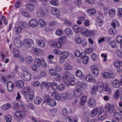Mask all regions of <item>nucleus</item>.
Listing matches in <instances>:
<instances>
[{
	"label": "nucleus",
	"mask_w": 122,
	"mask_h": 122,
	"mask_svg": "<svg viewBox=\"0 0 122 122\" xmlns=\"http://www.w3.org/2000/svg\"><path fill=\"white\" fill-rule=\"evenodd\" d=\"M14 85H15V84H14L13 85L11 81H8L6 85V87L8 91L9 92L12 91L13 90Z\"/></svg>",
	"instance_id": "obj_10"
},
{
	"label": "nucleus",
	"mask_w": 122,
	"mask_h": 122,
	"mask_svg": "<svg viewBox=\"0 0 122 122\" xmlns=\"http://www.w3.org/2000/svg\"><path fill=\"white\" fill-rule=\"evenodd\" d=\"M75 42L77 43L80 44L81 42V40L80 37L78 36H75Z\"/></svg>",
	"instance_id": "obj_46"
},
{
	"label": "nucleus",
	"mask_w": 122,
	"mask_h": 122,
	"mask_svg": "<svg viewBox=\"0 0 122 122\" xmlns=\"http://www.w3.org/2000/svg\"><path fill=\"white\" fill-rule=\"evenodd\" d=\"M38 45L41 47H44L45 46V42L41 40H39L37 42Z\"/></svg>",
	"instance_id": "obj_36"
},
{
	"label": "nucleus",
	"mask_w": 122,
	"mask_h": 122,
	"mask_svg": "<svg viewBox=\"0 0 122 122\" xmlns=\"http://www.w3.org/2000/svg\"><path fill=\"white\" fill-rule=\"evenodd\" d=\"M121 62H122L119 61L115 62L114 64V66L116 67L119 68V69H121L122 68V66L121 65Z\"/></svg>",
	"instance_id": "obj_39"
},
{
	"label": "nucleus",
	"mask_w": 122,
	"mask_h": 122,
	"mask_svg": "<svg viewBox=\"0 0 122 122\" xmlns=\"http://www.w3.org/2000/svg\"><path fill=\"white\" fill-rule=\"evenodd\" d=\"M81 28L77 25H75L73 26V29L75 33H77L81 30Z\"/></svg>",
	"instance_id": "obj_33"
},
{
	"label": "nucleus",
	"mask_w": 122,
	"mask_h": 122,
	"mask_svg": "<svg viewBox=\"0 0 122 122\" xmlns=\"http://www.w3.org/2000/svg\"><path fill=\"white\" fill-rule=\"evenodd\" d=\"M56 34L58 36L61 35L63 34V31L61 30L58 29L56 30Z\"/></svg>",
	"instance_id": "obj_63"
},
{
	"label": "nucleus",
	"mask_w": 122,
	"mask_h": 122,
	"mask_svg": "<svg viewBox=\"0 0 122 122\" xmlns=\"http://www.w3.org/2000/svg\"><path fill=\"white\" fill-rule=\"evenodd\" d=\"M56 104V102L54 100L51 99L48 104L51 106H55Z\"/></svg>",
	"instance_id": "obj_57"
},
{
	"label": "nucleus",
	"mask_w": 122,
	"mask_h": 122,
	"mask_svg": "<svg viewBox=\"0 0 122 122\" xmlns=\"http://www.w3.org/2000/svg\"><path fill=\"white\" fill-rule=\"evenodd\" d=\"M109 73V78H114L115 76V72H114L112 71Z\"/></svg>",
	"instance_id": "obj_62"
},
{
	"label": "nucleus",
	"mask_w": 122,
	"mask_h": 122,
	"mask_svg": "<svg viewBox=\"0 0 122 122\" xmlns=\"http://www.w3.org/2000/svg\"><path fill=\"white\" fill-rule=\"evenodd\" d=\"M57 9L56 7L52 8L51 9V14L53 15H56L57 16L58 15H59V14H58L57 12Z\"/></svg>",
	"instance_id": "obj_34"
},
{
	"label": "nucleus",
	"mask_w": 122,
	"mask_h": 122,
	"mask_svg": "<svg viewBox=\"0 0 122 122\" xmlns=\"http://www.w3.org/2000/svg\"><path fill=\"white\" fill-rule=\"evenodd\" d=\"M30 91L28 87H24L21 90L22 93L25 96H27L30 93Z\"/></svg>",
	"instance_id": "obj_11"
},
{
	"label": "nucleus",
	"mask_w": 122,
	"mask_h": 122,
	"mask_svg": "<svg viewBox=\"0 0 122 122\" xmlns=\"http://www.w3.org/2000/svg\"><path fill=\"white\" fill-rule=\"evenodd\" d=\"M64 31L67 34L72 35H73V32L72 30L68 28H66L65 30Z\"/></svg>",
	"instance_id": "obj_38"
},
{
	"label": "nucleus",
	"mask_w": 122,
	"mask_h": 122,
	"mask_svg": "<svg viewBox=\"0 0 122 122\" xmlns=\"http://www.w3.org/2000/svg\"><path fill=\"white\" fill-rule=\"evenodd\" d=\"M91 57L93 61H95L97 58L96 54L94 53H92L91 55Z\"/></svg>",
	"instance_id": "obj_59"
},
{
	"label": "nucleus",
	"mask_w": 122,
	"mask_h": 122,
	"mask_svg": "<svg viewBox=\"0 0 122 122\" xmlns=\"http://www.w3.org/2000/svg\"><path fill=\"white\" fill-rule=\"evenodd\" d=\"M87 12L90 15L91 14L92 15H94L96 13V11L95 9H89V10L87 11Z\"/></svg>",
	"instance_id": "obj_45"
},
{
	"label": "nucleus",
	"mask_w": 122,
	"mask_h": 122,
	"mask_svg": "<svg viewBox=\"0 0 122 122\" xmlns=\"http://www.w3.org/2000/svg\"><path fill=\"white\" fill-rule=\"evenodd\" d=\"M11 106L10 103H7L1 107L2 109L4 111H6L10 108Z\"/></svg>",
	"instance_id": "obj_19"
},
{
	"label": "nucleus",
	"mask_w": 122,
	"mask_h": 122,
	"mask_svg": "<svg viewBox=\"0 0 122 122\" xmlns=\"http://www.w3.org/2000/svg\"><path fill=\"white\" fill-rule=\"evenodd\" d=\"M102 77L104 78H109V73L107 72H104L102 74Z\"/></svg>",
	"instance_id": "obj_48"
},
{
	"label": "nucleus",
	"mask_w": 122,
	"mask_h": 122,
	"mask_svg": "<svg viewBox=\"0 0 122 122\" xmlns=\"http://www.w3.org/2000/svg\"><path fill=\"white\" fill-rule=\"evenodd\" d=\"M68 94L66 92H64L60 94L61 99L62 101H65L67 98Z\"/></svg>",
	"instance_id": "obj_25"
},
{
	"label": "nucleus",
	"mask_w": 122,
	"mask_h": 122,
	"mask_svg": "<svg viewBox=\"0 0 122 122\" xmlns=\"http://www.w3.org/2000/svg\"><path fill=\"white\" fill-rule=\"evenodd\" d=\"M81 89L78 88L75 90L73 92V96L76 98H78L82 95V92Z\"/></svg>",
	"instance_id": "obj_5"
},
{
	"label": "nucleus",
	"mask_w": 122,
	"mask_h": 122,
	"mask_svg": "<svg viewBox=\"0 0 122 122\" xmlns=\"http://www.w3.org/2000/svg\"><path fill=\"white\" fill-rule=\"evenodd\" d=\"M33 43V40L30 38L24 39L22 41V44L27 48L31 47Z\"/></svg>",
	"instance_id": "obj_1"
},
{
	"label": "nucleus",
	"mask_w": 122,
	"mask_h": 122,
	"mask_svg": "<svg viewBox=\"0 0 122 122\" xmlns=\"http://www.w3.org/2000/svg\"><path fill=\"white\" fill-rule=\"evenodd\" d=\"M43 8V11L42 13H41V16H43L44 15H46L47 13H48V10L45 7H44Z\"/></svg>",
	"instance_id": "obj_56"
},
{
	"label": "nucleus",
	"mask_w": 122,
	"mask_h": 122,
	"mask_svg": "<svg viewBox=\"0 0 122 122\" xmlns=\"http://www.w3.org/2000/svg\"><path fill=\"white\" fill-rule=\"evenodd\" d=\"M26 10L31 11H33L34 10V6L32 4H27L25 6Z\"/></svg>",
	"instance_id": "obj_27"
},
{
	"label": "nucleus",
	"mask_w": 122,
	"mask_h": 122,
	"mask_svg": "<svg viewBox=\"0 0 122 122\" xmlns=\"http://www.w3.org/2000/svg\"><path fill=\"white\" fill-rule=\"evenodd\" d=\"M113 86L115 88H118L119 86L120 81L117 79H115L112 82Z\"/></svg>",
	"instance_id": "obj_23"
},
{
	"label": "nucleus",
	"mask_w": 122,
	"mask_h": 122,
	"mask_svg": "<svg viewBox=\"0 0 122 122\" xmlns=\"http://www.w3.org/2000/svg\"><path fill=\"white\" fill-rule=\"evenodd\" d=\"M106 107L105 108L106 112L109 111L110 114H112L115 111V106L113 104H110L108 103L107 104Z\"/></svg>",
	"instance_id": "obj_2"
},
{
	"label": "nucleus",
	"mask_w": 122,
	"mask_h": 122,
	"mask_svg": "<svg viewBox=\"0 0 122 122\" xmlns=\"http://www.w3.org/2000/svg\"><path fill=\"white\" fill-rule=\"evenodd\" d=\"M70 77H69L68 76H66L65 75H64L62 77V80L63 82L66 84L67 86H69V85L68 83Z\"/></svg>",
	"instance_id": "obj_14"
},
{
	"label": "nucleus",
	"mask_w": 122,
	"mask_h": 122,
	"mask_svg": "<svg viewBox=\"0 0 122 122\" xmlns=\"http://www.w3.org/2000/svg\"><path fill=\"white\" fill-rule=\"evenodd\" d=\"M34 101L35 104L37 105H39L42 101V99L40 97L37 96L34 98Z\"/></svg>",
	"instance_id": "obj_18"
},
{
	"label": "nucleus",
	"mask_w": 122,
	"mask_h": 122,
	"mask_svg": "<svg viewBox=\"0 0 122 122\" xmlns=\"http://www.w3.org/2000/svg\"><path fill=\"white\" fill-rule=\"evenodd\" d=\"M21 14L23 15L26 17H29V13L28 12L24 10H23L22 11Z\"/></svg>",
	"instance_id": "obj_58"
},
{
	"label": "nucleus",
	"mask_w": 122,
	"mask_h": 122,
	"mask_svg": "<svg viewBox=\"0 0 122 122\" xmlns=\"http://www.w3.org/2000/svg\"><path fill=\"white\" fill-rule=\"evenodd\" d=\"M120 93V91L119 89H117L114 93V97L116 99H118L119 97V95Z\"/></svg>",
	"instance_id": "obj_40"
},
{
	"label": "nucleus",
	"mask_w": 122,
	"mask_h": 122,
	"mask_svg": "<svg viewBox=\"0 0 122 122\" xmlns=\"http://www.w3.org/2000/svg\"><path fill=\"white\" fill-rule=\"evenodd\" d=\"M42 61H43V57H41V58H36L34 60V65L36 67H39L42 63Z\"/></svg>",
	"instance_id": "obj_4"
},
{
	"label": "nucleus",
	"mask_w": 122,
	"mask_h": 122,
	"mask_svg": "<svg viewBox=\"0 0 122 122\" xmlns=\"http://www.w3.org/2000/svg\"><path fill=\"white\" fill-rule=\"evenodd\" d=\"M87 100V97L86 96L82 97L80 100L79 104L80 105H83L86 103Z\"/></svg>",
	"instance_id": "obj_29"
},
{
	"label": "nucleus",
	"mask_w": 122,
	"mask_h": 122,
	"mask_svg": "<svg viewBox=\"0 0 122 122\" xmlns=\"http://www.w3.org/2000/svg\"><path fill=\"white\" fill-rule=\"evenodd\" d=\"M109 16L111 17H114L116 15V11L115 9H111L109 10Z\"/></svg>",
	"instance_id": "obj_24"
},
{
	"label": "nucleus",
	"mask_w": 122,
	"mask_h": 122,
	"mask_svg": "<svg viewBox=\"0 0 122 122\" xmlns=\"http://www.w3.org/2000/svg\"><path fill=\"white\" fill-rule=\"evenodd\" d=\"M51 97H46L45 98V101H44V102H46V104H48L51 101Z\"/></svg>",
	"instance_id": "obj_53"
},
{
	"label": "nucleus",
	"mask_w": 122,
	"mask_h": 122,
	"mask_svg": "<svg viewBox=\"0 0 122 122\" xmlns=\"http://www.w3.org/2000/svg\"><path fill=\"white\" fill-rule=\"evenodd\" d=\"M29 25L33 28H35L38 25V23L37 20L35 19H33L29 21Z\"/></svg>",
	"instance_id": "obj_8"
},
{
	"label": "nucleus",
	"mask_w": 122,
	"mask_h": 122,
	"mask_svg": "<svg viewBox=\"0 0 122 122\" xmlns=\"http://www.w3.org/2000/svg\"><path fill=\"white\" fill-rule=\"evenodd\" d=\"M26 61L28 64L31 63L33 61L32 57L30 56H27L26 58Z\"/></svg>",
	"instance_id": "obj_32"
},
{
	"label": "nucleus",
	"mask_w": 122,
	"mask_h": 122,
	"mask_svg": "<svg viewBox=\"0 0 122 122\" xmlns=\"http://www.w3.org/2000/svg\"><path fill=\"white\" fill-rule=\"evenodd\" d=\"M96 103V101L95 99L92 98H91L88 101V107L91 108H93L95 106Z\"/></svg>",
	"instance_id": "obj_6"
},
{
	"label": "nucleus",
	"mask_w": 122,
	"mask_h": 122,
	"mask_svg": "<svg viewBox=\"0 0 122 122\" xmlns=\"http://www.w3.org/2000/svg\"><path fill=\"white\" fill-rule=\"evenodd\" d=\"M31 51L33 53L37 55L39 54L41 52V51L40 49L34 47H32Z\"/></svg>",
	"instance_id": "obj_28"
},
{
	"label": "nucleus",
	"mask_w": 122,
	"mask_h": 122,
	"mask_svg": "<svg viewBox=\"0 0 122 122\" xmlns=\"http://www.w3.org/2000/svg\"><path fill=\"white\" fill-rule=\"evenodd\" d=\"M15 114L17 117H22L24 114V113L23 112L17 111L15 112Z\"/></svg>",
	"instance_id": "obj_35"
},
{
	"label": "nucleus",
	"mask_w": 122,
	"mask_h": 122,
	"mask_svg": "<svg viewBox=\"0 0 122 122\" xmlns=\"http://www.w3.org/2000/svg\"><path fill=\"white\" fill-rule=\"evenodd\" d=\"M12 52L14 56L19 57V52L18 50L15 49H13L12 51Z\"/></svg>",
	"instance_id": "obj_41"
},
{
	"label": "nucleus",
	"mask_w": 122,
	"mask_h": 122,
	"mask_svg": "<svg viewBox=\"0 0 122 122\" xmlns=\"http://www.w3.org/2000/svg\"><path fill=\"white\" fill-rule=\"evenodd\" d=\"M65 70L64 71V72L65 73L64 75L66 76H68L69 77H71V74L70 70H68V69H65Z\"/></svg>",
	"instance_id": "obj_50"
},
{
	"label": "nucleus",
	"mask_w": 122,
	"mask_h": 122,
	"mask_svg": "<svg viewBox=\"0 0 122 122\" xmlns=\"http://www.w3.org/2000/svg\"><path fill=\"white\" fill-rule=\"evenodd\" d=\"M14 43L16 47L19 48L21 47L22 44L21 41L15 38L14 40Z\"/></svg>",
	"instance_id": "obj_13"
},
{
	"label": "nucleus",
	"mask_w": 122,
	"mask_h": 122,
	"mask_svg": "<svg viewBox=\"0 0 122 122\" xmlns=\"http://www.w3.org/2000/svg\"><path fill=\"white\" fill-rule=\"evenodd\" d=\"M83 62L84 64H86L88 61L89 60V57L87 55H86L83 58Z\"/></svg>",
	"instance_id": "obj_52"
},
{
	"label": "nucleus",
	"mask_w": 122,
	"mask_h": 122,
	"mask_svg": "<svg viewBox=\"0 0 122 122\" xmlns=\"http://www.w3.org/2000/svg\"><path fill=\"white\" fill-rule=\"evenodd\" d=\"M66 40V37L65 36L61 37L58 39V41L61 42H64Z\"/></svg>",
	"instance_id": "obj_51"
},
{
	"label": "nucleus",
	"mask_w": 122,
	"mask_h": 122,
	"mask_svg": "<svg viewBox=\"0 0 122 122\" xmlns=\"http://www.w3.org/2000/svg\"><path fill=\"white\" fill-rule=\"evenodd\" d=\"M39 23L41 27H44L46 25V23L43 19L39 20Z\"/></svg>",
	"instance_id": "obj_43"
},
{
	"label": "nucleus",
	"mask_w": 122,
	"mask_h": 122,
	"mask_svg": "<svg viewBox=\"0 0 122 122\" xmlns=\"http://www.w3.org/2000/svg\"><path fill=\"white\" fill-rule=\"evenodd\" d=\"M49 72L50 74L52 76H54L56 74V70L54 69H49Z\"/></svg>",
	"instance_id": "obj_55"
},
{
	"label": "nucleus",
	"mask_w": 122,
	"mask_h": 122,
	"mask_svg": "<svg viewBox=\"0 0 122 122\" xmlns=\"http://www.w3.org/2000/svg\"><path fill=\"white\" fill-rule=\"evenodd\" d=\"M81 32L82 35H84L85 36H86L88 33L89 32L90 30L87 29L85 27L81 28Z\"/></svg>",
	"instance_id": "obj_12"
},
{
	"label": "nucleus",
	"mask_w": 122,
	"mask_h": 122,
	"mask_svg": "<svg viewBox=\"0 0 122 122\" xmlns=\"http://www.w3.org/2000/svg\"><path fill=\"white\" fill-rule=\"evenodd\" d=\"M102 91L103 90L104 91H106L107 93L109 95L110 94L111 92V88L108 86L107 83L106 82L103 83L102 87Z\"/></svg>",
	"instance_id": "obj_7"
},
{
	"label": "nucleus",
	"mask_w": 122,
	"mask_h": 122,
	"mask_svg": "<svg viewBox=\"0 0 122 122\" xmlns=\"http://www.w3.org/2000/svg\"><path fill=\"white\" fill-rule=\"evenodd\" d=\"M5 119L7 122H11L12 120L11 117L10 115L6 116L5 117Z\"/></svg>",
	"instance_id": "obj_49"
},
{
	"label": "nucleus",
	"mask_w": 122,
	"mask_h": 122,
	"mask_svg": "<svg viewBox=\"0 0 122 122\" xmlns=\"http://www.w3.org/2000/svg\"><path fill=\"white\" fill-rule=\"evenodd\" d=\"M87 82H96V80L94 77L92 76L90 74L87 75L85 78Z\"/></svg>",
	"instance_id": "obj_9"
},
{
	"label": "nucleus",
	"mask_w": 122,
	"mask_h": 122,
	"mask_svg": "<svg viewBox=\"0 0 122 122\" xmlns=\"http://www.w3.org/2000/svg\"><path fill=\"white\" fill-rule=\"evenodd\" d=\"M114 116L116 120L118 121L122 119L121 115L119 112H115L114 114Z\"/></svg>",
	"instance_id": "obj_26"
},
{
	"label": "nucleus",
	"mask_w": 122,
	"mask_h": 122,
	"mask_svg": "<svg viewBox=\"0 0 122 122\" xmlns=\"http://www.w3.org/2000/svg\"><path fill=\"white\" fill-rule=\"evenodd\" d=\"M21 77L25 81H29L31 78L30 75L27 71H25L23 74H22Z\"/></svg>",
	"instance_id": "obj_3"
},
{
	"label": "nucleus",
	"mask_w": 122,
	"mask_h": 122,
	"mask_svg": "<svg viewBox=\"0 0 122 122\" xmlns=\"http://www.w3.org/2000/svg\"><path fill=\"white\" fill-rule=\"evenodd\" d=\"M60 91H62L65 89V85L63 84H61L58 85L57 88Z\"/></svg>",
	"instance_id": "obj_37"
},
{
	"label": "nucleus",
	"mask_w": 122,
	"mask_h": 122,
	"mask_svg": "<svg viewBox=\"0 0 122 122\" xmlns=\"http://www.w3.org/2000/svg\"><path fill=\"white\" fill-rule=\"evenodd\" d=\"M64 109L62 110L61 111L62 114L63 116H66L68 114L67 109L66 108H64Z\"/></svg>",
	"instance_id": "obj_47"
},
{
	"label": "nucleus",
	"mask_w": 122,
	"mask_h": 122,
	"mask_svg": "<svg viewBox=\"0 0 122 122\" xmlns=\"http://www.w3.org/2000/svg\"><path fill=\"white\" fill-rule=\"evenodd\" d=\"M103 23L102 19L98 17L96 20V26L101 27Z\"/></svg>",
	"instance_id": "obj_16"
},
{
	"label": "nucleus",
	"mask_w": 122,
	"mask_h": 122,
	"mask_svg": "<svg viewBox=\"0 0 122 122\" xmlns=\"http://www.w3.org/2000/svg\"><path fill=\"white\" fill-rule=\"evenodd\" d=\"M118 15L119 17H122V8H119L117 9Z\"/></svg>",
	"instance_id": "obj_61"
},
{
	"label": "nucleus",
	"mask_w": 122,
	"mask_h": 122,
	"mask_svg": "<svg viewBox=\"0 0 122 122\" xmlns=\"http://www.w3.org/2000/svg\"><path fill=\"white\" fill-rule=\"evenodd\" d=\"M22 29L21 26H19L17 27H14L13 28V30L15 33L17 34L18 33L20 32L22 30Z\"/></svg>",
	"instance_id": "obj_31"
},
{
	"label": "nucleus",
	"mask_w": 122,
	"mask_h": 122,
	"mask_svg": "<svg viewBox=\"0 0 122 122\" xmlns=\"http://www.w3.org/2000/svg\"><path fill=\"white\" fill-rule=\"evenodd\" d=\"M98 91V88L96 86L94 85L91 90V93L92 95L95 94Z\"/></svg>",
	"instance_id": "obj_30"
},
{
	"label": "nucleus",
	"mask_w": 122,
	"mask_h": 122,
	"mask_svg": "<svg viewBox=\"0 0 122 122\" xmlns=\"http://www.w3.org/2000/svg\"><path fill=\"white\" fill-rule=\"evenodd\" d=\"M76 87H77V89L79 88L82 89V84L80 81H77Z\"/></svg>",
	"instance_id": "obj_60"
},
{
	"label": "nucleus",
	"mask_w": 122,
	"mask_h": 122,
	"mask_svg": "<svg viewBox=\"0 0 122 122\" xmlns=\"http://www.w3.org/2000/svg\"><path fill=\"white\" fill-rule=\"evenodd\" d=\"M99 109L98 108H94L91 112V116L92 117L95 116L97 114L99 110Z\"/></svg>",
	"instance_id": "obj_22"
},
{
	"label": "nucleus",
	"mask_w": 122,
	"mask_h": 122,
	"mask_svg": "<svg viewBox=\"0 0 122 122\" xmlns=\"http://www.w3.org/2000/svg\"><path fill=\"white\" fill-rule=\"evenodd\" d=\"M117 42L118 43H120L122 42V36H119L116 39Z\"/></svg>",
	"instance_id": "obj_64"
},
{
	"label": "nucleus",
	"mask_w": 122,
	"mask_h": 122,
	"mask_svg": "<svg viewBox=\"0 0 122 122\" xmlns=\"http://www.w3.org/2000/svg\"><path fill=\"white\" fill-rule=\"evenodd\" d=\"M69 55L68 53L66 51L61 52V56L66 59L68 58Z\"/></svg>",
	"instance_id": "obj_42"
},
{
	"label": "nucleus",
	"mask_w": 122,
	"mask_h": 122,
	"mask_svg": "<svg viewBox=\"0 0 122 122\" xmlns=\"http://www.w3.org/2000/svg\"><path fill=\"white\" fill-rule=\"evenodd\" d=\"M76 76L79 78L80 79H81L84 77V75L82 74V72L80 70H77L75 73Z\"/></svg>",
	"instance_id": "obj_15"
},
{
	"label": "nucleus",
	"mask_w": 122,
	"mask_h": 122,
	"mask_svg": "<svg viewBox=\"0 0 122 122\" xmlns=\"http://www.w3.org/2000/svg\"><path fill=\"white\" fill-rule=\"evenodd\" d=\"M14 84L15 86L19 88H22L24 85L23 81L20 80L16 81L15 83H14Z\"/></svg>",
	"instance_id": "obj_20"
},
{
	"label": "nucleus",
	"mask_w": 122,
	"mask_h": 122,
	"mask_svg": "<svg viewBox=\"0 0 122 122\" xmlns=\"http://www.w3.org/2000/svg\"><path fill=\"white\" fill-rule=\"evenodd\" d=\"M51 88L53 90H55L57 88V84L56 83H52Z\"/></svg>",
	"instance_id": "obj_54"
},
{
	"label": "nucleus",
	"mask_w": 122,
	"mask_h": 122,
	"mask_svg": "<svg viewBox=\"0 0 122 122\" xmlns=\"http://www.w3.org/2000/svg\"><path fill=\"white\" fill-rule=\"evenodd\" d=\"M103 84V83L102 81H99L97 83L96 86L98 88V91L100 93L102 92V87Z\"/></svg>",
	"instance_id": "obj_17"
},
{
	"label": "nucleus",
	"mask_w": 122,
	"mask_h": 122,
	"mask_svg": "<svg viewBox=\"0 0 122 122\" xmlns=\"http://www.w3.org/2000/svg\"><path fill=\"white\" fill-rule=\"evenodd\" d=\"M68 82L69 84L72 86L75 85L76 84L75 79L73 77H70L68 81Z\"/></svg>",
	"instance_id": "obj_21"
},
{
	"label": "nucleus",
	"mask_w": 122,
	"mask_h": 122,
	"mask_svg": "<svg viewBox=\"0 0 122 122\" xmlns=\"http://www.w3.org/2000/svg\"><path fill=\"white\" fill-rule=\"evenodd\" d=\"M91 71L92 73L95 76L98 75L99 73V69H93Z\"/></svg>",
	"instance_id": "obj_44"
}]
</instances>
